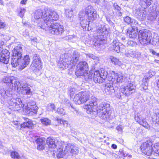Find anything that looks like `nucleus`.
<instances>
[{"mask_svg": "<svg viewBox=\"0 0 159 159\" xmlns=\"http://www.w3.org/2000/svg\"><path fill=\"white\" fill-rule=\"evenodd\" d=\"M97 99L93 97L88 103L85 106V108L90 112L97 111L99 116L102 119L108 121L111 116V108L110 104L102 102L97 107Z\"/></svg>", "mask_w": 159, "mask_h": 159, "instance_id": "nucleus-1", "label": "nucleus"}, {"mask_svg": "<svg viewBox=\"0 0 159 159\" xmlns=\"http://www.w3.org/2000/svg\"><path fill=\"white\" fill-rule=\"evenodd\" d=\"M22 49L20 46L16 47L12 51V55L11 63L13 67H19V69L22 70L29 64L30 59L28 55L25 56L22 60Z\"/></svg>", "mask_w": 159, "mask_h": 159, "instance_id": "nucleus-2", "label": "nucleus"}, {"mask_svg": "<svg viewBox=\"0 0 159 159\" xmlns=\"http://www.w3.org/2000/svg\"><path fill=\"white\" fill-rule=\"evenodd\" d=\"M85 18H87V19H84L82 17H80L81 21L80 24L82 27L86 30L87 29L89 30V22H92L96 19L97 17L96 11L91 6L89 5L85 9Z\"/></svg>", "mask_w": 159, "mask_h": 159, "instance_id": "nucleus-3", "label": "nucleus"}, {"mask_svg": "<svg viewBox=\"0 0 159 159\" xmlns=\"http://www.w3.org/2000/svg\"><path fill=\"white\" fill-rule=\"evenodd\" d=\"M43 16L44 27L45 26H51L52 24H54L53 21L57 20L59 18V16L56 12L47 8H45Z\"/></svg>", "mask_w": 159, "mask_h": 159, "instance_id": "nucleus-4", "label": "nucleus"}, {"mask_svg": "<svg viewBox=\"0 0 159 159\" xmlns=\"http://www.w3.org/2000/svg\"><path fill=\"white\" fill-rule=\"evenodd\" d=\"M40 28L45 30L49 33L56 35L61 34L64 32L63 28L62 26L61 25L58 23H56L52 24L51 26H45L39 25Z\"/></svg>", "mask_w": 159, "mask_h": 159, "instance_id": "nucleus-5", "label": "nucleus"}, {"mask_svg": "<svg viewBox=\"0 0 159 159\" xmlns=\"http://www.w3.org/2000/svg\"><path fill=\"white\" fill-rule=\"evenodd\" d=\"M80 55V53L76 51L74 52L72 59L70 60V58L69 59H63V66H61V68H71L73 66H74L78 61Z\"/></svg>", "mask_w": 159, "mask_h": 159, "instance_id": "nucleus-6", "label": "nucleus"}, {"mask_svg": "<svg viewBox=\"0 0 159 159\" xmlns=\"http://www.w3.org/2000/svg\"><path fill=\"white\" fill-rule=\"evenodd\" d=\"M152 38V33L147 29L140 30V43L143 45L150 43Z\"/></svg>", "mask_w": 159, "mask_h": 159, "instance_id": "nucleus-7", "label": "nucleus"}, {"mask_svg": "<svg viewBox=\"0 0 159 159\" xmlns=\"http://www.w3.org/2000/svg\"><path fill=\"white\" fill-rule=\"evenodd\" d=\"M90 97V93L88 91L81 92L79 93L75 96L74 100L75 103L80 104L88 101Z\"/></svg>", "mask_w": 159, "mask_h": 159, "instance_id": "nucleus-8", "label": "nucleus"}, {"mask_svg": "<svg viewBox=\"0 0 159 159\" xmlns=\"http://www.w3.org/2000/svg\"><path fill=\"white\" fill-rule=\"evenodd\" d=\"M108 81L111 83L122 82L125 80V77L123 74H118L113 71H110L108 76Z\"/></svg>", "mask_w": 159, "mask_h": 159, "instance_id": "nucleus-9", "label": "nucleus"}, {"mask_svg": "<svg viewBox=\"0 0 159 159\" xmlns=\"http://www.w3.org/2000/svg\"><path fill=\"white\" fill-rule=\"evenodd\" d=\"M97 41H104L107 36L109 30L105 26L101 25L97 30Z\"/></svg>", "mask_w": 159, "mask_h": 159, "instance_id": "nucleus-10", "label": "nucleus"}, {"mask_svg": "<svg viewBox=\"0 0 159 159\" xmlns=\"http://www.w3.org/2000/svg\"><path fill=\"white\" fill-rule=\"evenodd\" d=\"M152 143L150 140L147 141L142 143L140 148H141L142 152L148 156H150L152 154Z\"/></svg>", "mask_w": 159, "mask_h": 159, "instance_id": "nucleus-11", "label": "nucleus"}, {"mask_svg": "<svg viewBox=\"0 0 159 159\" xmlns=\"http://www.w3.org/2000/svg\"><path fill=\"white\" fill-rule=\"evenodd\" d=\"M8 103L10 106L11 107V108H13L14 110H19L24 107V105L20 98L11 99L9 101Z\"/></svg>", "mask_w": 159, "mask_h": 159, "instance_id": "nucleus-12", "label": "nucleus"}, {"mask_svg": "<svg viewBox=\"0 0 159 159\" xmlns=\"http://www.w3.org/2000/svg\"><path fill=\"white\" fill-rule=\"evenodd\" d=\"M64 153H70L73 156L77 154L79 152L78 148L73 144L68 143L66 145L64 148Z\"/></svg>", "mask_w": 159, "mask_h": 159, "instance_id": "nucleus-13", "label": "nucleus"}, {"mask_svg": "<svg viewBox=\"0 0 159 159\" xmlns=\"http://www.w3.org/2000/svg\"><path fill=\"white\" fill-rule=\"evenodd\" d=\"M121 92L122 94L128 96L135 92L134 87L131 83H129L125 87L121 89Z\"/></svg>", "mask_w": 159, "mask_h": 159, "instance_id": "nucleus-14", "label": "nucleus"}, {"mask_svg": "<svg viewBox=\"0 0 159 159\" xmlns=\"http://www.w3.org/2000/svg\"><path fill=\"white\" fill-rule=\"evenodd\" d=\"M155 75V72L151 70H150L148 73L145 75L143 79V82L144 83L141 86V87L144 90H146L148 89L147 81L148 79Z\"/></svg>", "mask_w": 159, "mask_h": 159, "instance_id": "nucleus-15", "label": "nucleus"}, {"mask_svg": "<svg viewBox=\"0 0 159 159\" xmlns=\"http://www.w3.org/2000/svg\"><path fill=\"white\" fill-rule=\"evenodd\" d=\"M38 108L35 102H33L28 103L26 109L29 113L31 112L36 113L37 111Z\"/></svg>", "mask_w": 159, "mask_h": 159, "instance_id": "nucleus-16", "label": "nucleus"}, {"mask_svg": "<svg viewBox=\"0 0 159 159\" xmlns=\"http://www.w3.org/2000/svg\"><path fill=\"white\" fill-rule=\"evenodd\" d=\"M2 81L9 86L12 87L13 86V82L16 81V79L14 76H4L2 79Z\"/></svg>", "mask_w": 159, "mask_h": 159, "instance_id": "nucleus-17", "label": "nucleus"}, {"mask_svg": "<svg viewBox=\"0 0 159 159\" xmlns=\"http://www.w3.org/2000/svg\"><path fill=\"white\" fill-rule=\"evenodd\" d=\"M45 13V9L44 10L38 9L36 11L34 14V18L36 20L42 19L43 20V16Z\"/></svg>", "mask_w": 159, "mask_h": 159, "instance_id": "nucleus-18", "label": "nucleus"}, {"mask_svg": "<svg viewBox=\"0 0 159 159\" xmlns=\"http://www.w3.org/2000/svg\"><path fill=\"white\" fill-rule=\"evenodd\" d=\"M138 34V30L129 28L127 30V35L130 38H136Z\"/></svg>", "mask_w": 159, "mask_h": 159, "instance_id": "nucleus-19", "label": "nucleus"}, {"mask_svg": "<svg viewBox=\"0 0 159 159\" xmlns=\"http://www.w3.org/2000/svg\"><path fill=\"white\" fill-rule=\"evenodd\" d=\"M120 42L118 40H114L111 44L110 49L111 50H114L117 52H120V47L119 46Z\"/></svg>", "mask_w": 159, "mask_h": 159, "instance_id": "nucleus-20", "label": "nucleus"}, {"mask_svg": "<svg viewBox=\"0 0 159 159\" xmlns=\"http://www.w3.org/2000/svg\"><path fill=\"white\" fill-rule=\"evenodd\" d=\"M42 66L41 63L33 61L30 66V68L35 72H37L41 69Z\"/></svg>", "mask_w": 159, "mask_h": 159, "instance_id": "nucleus-21", "label": "nucleus"}, {"mask_svg": "<svg viewBox=\"0 0 159 159\" xmlns=\"http://www.w3.org/2000/svg\"><path fill=\"white\" fill-rule=\"evenodd\" d=\"M93 80L95 83H102L104 81L101 76L100 75L99 71L98 70L94 72Z\"/></svg>", "mask_w": 159, "mask_h": 159, "instance_id": "nucleus-22", "label": "nucleus"}, {"mask_svg": "<svg viewBox=\"0 0 159 159\" xmlns=\"http://www.w3.org/2000/svg\"><path fill=\"white\" fill-rule=\"evenodd\" d=\"M25 122L21 125L22 128H28L30 129H32V126L34 125L32 121L28 118H26L25 119Z\"/></svg>", "mask_w": 159, "mask_h": 159, "instance_id": "nucleus-23", "label": "nucleus"}, {"mask_svg": "<svg viewBox=\"0 0 159 159\" xmlns=\"http://www.w3.org/2000/svg\"><path fill=\"white\" fill-rule=\"evenodd\" d=\"M45 140L42 138H37L36 141L37 145V149L39 150L43 149L45 143Z\"/></svg>", "mask_w": 159, "mask_h": 159, "instance_id": "nucleus-24", "label": "nucleus"}, {"mask_svg": "<svg viewBox=\"0 0 159 159\" xmlns=\"http://www.w3.org/2000/svg\"><path fill=\"white\" fill-rule=\"evenodd\" d=\"M107 88L105 91L106 92H108L107 93L110 95L115 93L118 89L117 87H115V88L113 86V84L111 85L110 84H107L106 85Z\"/></svg>", "mask_w": 159, "mask_h": 159, "instance_id": "nucleus-25", "label": "nucleus"}, {"mask_svg": "<svg viewBox=\"0 0 159 159\" xmlns=\"http://www.w3.org/2000/svg\"><path fill=\"white\" fill-rule=\"evenodd\" d=\"M46 142L49 148H54L57 145V143H56L55 139L53 138H48Z\"/></svg>", "mask_w": 159, "mask_h": 159, "instance_id": "nucleus-26", "label": "nucleus"}, {"mask_svg": "<svg viewBox=\"0 0 159 159\" xmlns=\"http://www.w3.org/2000/svg\"><path fill=\"white\" fill-rule=\"evenodd\" d=\"M21 93L24 95H30L32 94L30 88L25 85L23 86Z\"/></svg>", "mask_w": 159, "mask_h": 159, "instance_id": "nucleus-27", "label": "nucleus"}, {"mask_svg": "<svg viewBox=\"0 0 159 159\" xmlns=\"http://www.w3.org/2000/svg\"><path fill=\"white\" fill-rule=\"evenodd\" d=\"M77 67L85 71H88L89 70L88 64L85 61L80 62L78 64Z\"/></svg>", "mask_w": 159, "mask_h": 159, "instance_id": "nucleus-28", "label": "nucleus"}, {"mask_svg": "<svg viewBox=\"0 0 159 159\" xmlns=\"http://www.w3.org/2000/svg\"><path fill=\"white\" fill-rule=\"evenodd\" d=\"M100 75L102 77V79L104 81L105 80H108V77H107V75H108L107 71L103 68H101L99 70Z\"/></svg>", "mask_w": 159, "mask_h": 159, "instance_id": "nucleus-29", "label": "nucleus"}, {"mask_svg": "<svg viewBox=\"0 0 159 159\" xmlns=\"http://www.w3.org/2000/svg\"><path fill=\"white\" fill-rule=\"evenodd\" d=\"M0 56H1V60L3 58L5 57L6 58V62L8 58L10 57V53L6 49H3L0 53Z\"/></svg>", "mask_w": 159, "mask_h": 159, "instance_id": "nucleus-30", "label": "nucleus"}, {"mask_svg": "<svg viewBox=\"0 0 159 159\" xmlns=\"http://www.w3.org/2000/svg\"><path fill=\"white\" fill-rule=\"evenodd\" d=\"M0 95L3 98L6 99L10 96V94L8 91H5L3 88H2L0 89Z\"/></svg>", "mask_w": 159, "mask_h": 159, "instance_id": "nucleus-31", "label": "nucleus"}, {"mask_svg": "<svg viewBox=\"0 0 159 159\" xmlns=\"http://www.w3.org/2000/svg\"><path fill=\"white\" fill-rule=\"evenodd\" d=\"M23 85L22 83L17 81L16 79V81L13 82V86L12 87H14V89L15 90L17 89V90H21Z\"/></svg>", "mask_w": 159, "mask_h": 159, "instance_id": "nucleus-32", "label": "nucleus"}, {"mask_svg": "<svg viewBox=\"0 0 159 159\" xmlns=\"http://www.w3.org/2000/svg\"><path fill=\"white\" fill-rule=\"evenodd\" d=\"M152 120L153 123L159 125V113H154L152 116Z\"/></svg>", "mask_w": 159, "mask_h": 159, "instance_id": "nucleus-33", "label": "nucleus"}, {"mask_svg": "<svg viewBox=\"0 0 159 159\" xmlns=\"http://www.w3.org/2000/svg\"><path fill=\"white\" fill-rule=\"evenodd\" d=\"M111 61L115 65H117L119 66H121L122 63L118 59L113 56H111L110 57Z\"/></svg>", "mask_w": 159, "mask_h": 159, "instance_id": "nucleus-34", "label": "nucleus"}, {"mask_svg": "<svg viewBox=\"0 0 159 159\" xmlns=\"http://www.w3.org/2000/svg\"><path fill=\"white\" fill-rule=\"evenodd\" d=\"M41 123L45 126L50 125L51 124V120L47 118H43L40 119Z\"/></svg>", "mask_w": 159, "mask_h": 159, "instance_id": "nucleus-35", "label": "nucleus"}, {"mask_svg": "<svg viewBox=\"0 0 159 159\" xmlns=\"http://www.w3.org/2000/svg\"><path fill=\"white\" fill-rule=\"evenodd\" d=\"M57 120L58 123L63 125L65 128H67L69 127L68 123L67 121L58 118L57 119Z\"/></svg>", "mask_w": 159, "mask_h": 159, "instance_id": "nucleus-36", "label": "nucleus"}, {"mask_svg": "<svg viewBox=\"0 0 159 159\" xmlns=\"http://www.w3.org/2000/svg\"><path fill=\"white\" fill-rule=\"evenodd\" d=\"M83 77L84 79L87 80H90L93 77V75L91 74L90 72L88 71H85Z\"/></svg>", "mask_w": 159, "mask_h": 159, "instance_id": "nucleus-37", "label": "nucleus"}, {"mask_svg": "<svg viewBox=\"0 0 159 159\" xmlns=\"http://www.w3.org/2000/svg\"><path fill=\"white\" fill-rule=\"evenodd\" d=\"M152 153H156L159 155V143H156L152 147Z\"/></svg>", "mask_w": 159, "mask_h": 159, "instance_id": "nucleus-38", "label": "nucleus"}, {"mask_svg": "<svg viewBox=\"0 0 159 159\" xmlns=\"http://www.w3.org/2000/svg\"><path fill=\"white\" fill-rule=\"evenodd\" d=\"M10 155L11 158L15 159H19L20 157L19 153L15 151L11 152Z\"/></svg>", "mask_w": 159, "mask_h": 159, "instance_id": "nucleus-39", "label": "nucleus"}, {"mask_svg": "<svg viewBox=\"0 0 159 159\" xmlns=\"http://www.w3.org/2000/svg\"><path fill=\"white\" fill-rule=\"evenodd\" d=\"M65 13L67 17L70 18L73 16L72 9H67L65 10Z\"/></svg>", "mask_w": 159, "mask_h": 159, "instance_id": "nucleus-40", "label": "nucleus"}, {"mask_svg": "<svg viewBox=\"0 0 159 159\" xmlns=\"http://www.w3.org/2000/svg\"><path fill=\"white\" fill-rule=\"evenodd\" d=\"M85 71L84 70L81 69L77 67L76 71L75 72V75L77 76H83Z\"/></svg>", "mask_w": 159, "mask_h": 159, "instance_id": "nucleus-41", "label": "nucleus"}, {"mask_svg": "<svg viewBox=\"0 0 159 159\" xmlns=\"http://www.w3.org/2000/svg\"><path fill=\"white\" fill-rule=\"evenodd\" d=\"M131 26V28L133 29L138 30V26H139L138 22L136 20L133 19L132 22L130 24Z\"/></svg>", "mask_w": 159, "mask_h": 159, "instance_id": "nucleus-42", "label": "nucleus"}, {"mask_svg": "<svg viewBox=\"0 0 159 159\" xmlns=\"http://www.w3.org/2000/svg\"><path fill=\"white\" fill-rule=\"evenodd\" d=\"M55 108V106L53 103H49L46 107V110L48 111H52Z\"/></svg>", "mask_w": 159, "mask_h": 159, "instance_id": "nucleus-43", "label": "nucleus"}, {"mask_svg": "<svg viewBox=\"0 0 159 159\" xmlns=\"http://www.w3.org/2000/svg\"><path fill=\"white\" fill-rule=\"evenodd\" d=\"M66 39L74 42L78 40V38L75 35H69L66 37Z\"/></svg>", "mask_w": 159, "mask_h": 159, "instance_id": "nucleus-44", "label": "nucleus"}, {"mask_svg": "<svg viewBox=\"0 0 159 159\" xmlns=\"http://www.w3.org/2000/svg\"><path fill=\"white\" fill-rule=\"evenodd\" d=\"M33 61L39 63H41V59L39 55L35 54L33 57Z\"/></svg>", "mask_w": 159, "mask_h": 159, "instance_id": "nucleus-45", "label": "nucleus"}, {"mask_svg": "<svg viewBox=\"0 0 159 159\" xmlns=\"http://www.w3.org/2000/svg\"><path fill=\"white\" fill-rule=\"evenodd\" d=\"M58 153L57 154V157L59 158H61L63 157V155H65L66 153H64V151H63V149L60 148L57 151Z\"/></svg>", "mask_w": 159, "mask_h": 159, "instance_id": "nucleus-46", "label": "nucleus"}, {"mask_svg": "<svg viewBox=\"0 0 159 159\" xmlns=\"http://www.w3.org/2000/svg\"><path fill=\"white\" fill-rule=\"evenodd\" d=\"M133 19H132L129 16H126L124 17V20L125 22L128 24H130L131 22H132Z\"/></svg>", "mask_w": 159, "mask_h": 159, "instance_id": "nucleus-47", "label": "nucleus"}, {"mask_svg": "<svg viewBox=\"0 0 159 159\" xmlns=\"http://www.w3.org/2000/svg\"><path fill=\"white\" fill-rule=\"evenodd\" d=\"M140 1L142 2L141 3L142 4H144V5L145 4L146 5V8L147 6L148 7L151 4V1L152 0H140Z\"/></svg>", "mask_w": 159, "mask_h": 159, "instance_id": "nucleus-48", "label": "nucleus"}, {"mask_svg": "<svg viewBox=\"0 0 159 159\" xmlns=\"http://www.w3.org/2000/svg\"><path fill=\"white\" fill-rule=\"evenodd\" d=\"M140 125L144 127L147 129L149 127V125L146 122L144 121V120H142V121H140Z\"/></svg>", "mask_w": 159, "mask_h": 159, "instance_id": "nucleus-49", "label": "nucleus"}, {"mask_svg": "<svg viewBox=\"0 0 159 159\" xmlns=\"http://www.w3.org/2000/svg\"><path fill=\"white\" fill-rule=\"evenodd\" d=\"M140 17H142L141 18V20H143L146 19L147 15L146 12V11L140 12Z\"/></svg>", "mask_w": 159, "mask_h": 159, "instance_id": "nucleus-50", "label": "nucleus"}, {"mask_svg": "<svg viewBox=\"0 0 159 159\" xmlns=\"http://www.w3.org/2000/svg\"><path fill=\"white\" fill-rule=\"evenodd\" d=\"M57 112L59 114L62 115H64L65 113V112L64 109L62 108H57Z\"/></svg>", "mask_w": 159, "mask_h": 159, "instance_id": "nucleus-51", "label": "nucleus"}, {"mask_svg": "<svg viewBox=\"0 0 159 159\" xmlns=\"http://www.w3.org/2000/svg\"><path fill=\"white\" fill-rule=\"evenodd\" d=\"M75 89L74 88H70L68 89V93L70 96H73L75 93Z\"/></svg>", "mask_w": 159, "mask_h": 159, "instance_id": "nucleus-52", "label": "nucleus"}, {"mask_svg": "<svg viewBox=\"0 0 159 159\" xmlns=\"http://www.w3.org/2000/svg\"><path fill=\"white\" fill-rule=\"evenodd\" d=\"M25 12V9L24 8H20V11L19 13V15L20 17L22 18L24 16V14Z\"/></svg>", "mask_w": 159, "mask_h": 159, "instance_id": "nucleus-53", "label": "nucleus"}, {"mask_svg": "<svg viewBox=\"0 0 159 159\" xmlns=\"http://www.w3.org/2000/svg\"><path fill=\"white\" fill-rule=\"evenodd\" d=\"M9 58H8L6 62V58L5 57H4L3 58H2V60H1V56L0 55V61L1 62H2L4 63H5V64H7L8 63V62L9 60Z\"/></svg>", "mask_w": 159, "mask_h": 159, "instance_id": "nucleus-54", "label": "nucleus"}, {"mask_svg": "<svg viewBox=\"0 0 159 159\" xmlns=\"http://www.w3.org/2000/svg\"><path fill=\"white\" fill-rule=\"evenodd\" d=\"M125 55L126 57H132L134 56L132 52L130 50L126 51Z\"/></svg>", "mask_w": 159, "mask_h": 159, "instance_id": "nucleus-55", "label": "nucleus"}, {"mask_svg": "<svg viewBox=\"0 0 159 159\" xmlns=\"http://www.w3.org/2000/svg\"><path fill=\"white\" fill-rule=\"evenodd\" d=\"M6 26V24L0 19V29L4 28Z\"/></svg>", "mask_w": 159, "mask_h": 159, "instance_id": "nucleus-56", "label": "nucleus"}, {"mask_svg": "<svg viewBox=\"0 0 159 159\" xmlns=\"http://www.w3.org/2000/svg\"><path fill=\"white\" fill-rule=\"evenodd\" d=\"M102 1V2H100L99 3V4L101 6H106L107 2L106 0H101ZM100 2H101V1L100 0Z\"/></svg>", "mask_w": 159, "mask_h": 159, "instance_id": "nucleus-57", "label": "nucleus"}, {"mask_svg": "<svg viewBox=\"0 0 159 159\" xmlns=\"http://www.w3.org/2000/svg\"><path fill=\"white\" fill-rule=\"evenodd\" d=\"M149 51L153 55L159 57V53H157L152 49H150Z\"/></svg>", "mask_w": 159, "mask_h": 159, "instance_id": "nucleus-58", "label": "nucleus"}, {"mask_svg": "<svg viewBox=\"0 0 159 159\" xmlns=\"http://www.w3.org/2000/svg\"><path fill=\"white\" fill-rule=\"evenodd\" d=\"M114 7L115 10L118 11H120V7L117 5L116 3H114Z\"/></svg>", "mask_w": 159, "mask_h": 159, "instance_id": "nucleus-59", "label": "nucleus"}, {"mask_svg": "<svg viewBox=\"0 0 159 159\" xmlns=\"http://www.w3.org/2000/svg\"><path fill=\"white\" fill-rule=\"evenodd\" d=\"M116 129L119 131L121 132L123 129V127L121 125L118 126L116 127Z\"/></svg>", "mask_w": 159, "mask_h": 159, "instance_id": "nucleus-60", "label": "nucleus"}, {"mask_svg": "<svg viewBox=\"0 0 159 159\" xmlns=\"http://www.w3.org/2000/svg\"><path fill=\"white\" fill-rule=\"evenodd\" d=\"M30 39L31 42L34 43H35L37 42V39L35 37H31L30 38Z\"/></svg>", "mask_w": 159, "mask_h": 159, "instance_id": "nucleus-61", "label": "nucleus"}, {"mask_svg": "<svg viewBox=\"0 0 159 159\" xmlns=\"http://www.w3.org/2000/svg\"><path fill=\"white\" fill-rule=\"evenodd\" d=\"M89 1L91 2H94L97 3L98 4H99L100 2V0H88Z\"/></svg>", "mask_w": 159, "mask_h": 159, "instance_id": "nucleus-62", "label": "nucleus"}, {"mask_svg": "<svg viewBox=\"0 0 159 159\" xmlns=\"http://www.w3.org/2000/svg\"><path fill=\"white\" fill-rule=\"evenodd\" d=\"M58 66H59V67H60L61 68V66L62 67V66H63V60L62 61H61L58 63Z\"/></svg>", "mask_w": 159, "mask_h": 159, "instance_id": "nucleus-63", "label": "nucleus"}, {"mask_svg": "<svg viewBox=\"0 0 159 159\" xmlns=\"http://www.w3.org/2000/svg\"><path fill=\"white\" fill-rule=\"evenodd\" d=\"M119 44H119V46L120 47V50H121L122 49L124 48L125 47V46H124V45L122 43L120 42Z\"/></svg>", "mask_w": 159, "mask_h": 159, "instance_id": "nucleus-64", "label": "nucleus"}]
</instances>
